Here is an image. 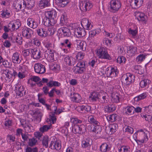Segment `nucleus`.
I'll return each instance as SVG.
<instances>
[{"label":"nucleus","mask_w":152,"mask_h":152,"mask_svg":"<svg viewBox=\"0 0 152 152\" xmlns=\"http://www.w3.org/2000/svg\"><path fill=\"white\" fill-rule=\"evenodd\" d=\"M45 17L43 19L44 24L47 26L54 25L57 21V13L55 10L45 12Z\"/></svg>","instance_id":"obj_1"},{"label":"nucleus","mask_w":152,"mask_h":152,"mask_svg":"<svg viewBox=\"0 0 152 152\" xmlns=\"http://www.w3.org/2000/svg\"><path fill=\"white\" fill-rule=\"evenodd\" d=\"M138 141L141 143L146 142L148 140L150 133L147 130L140 129L137 131Z\"/></svg>","instance_id":"obj_2"},{"label":"nucleus","mask_w":152,"mask_h":152,"mask_svg":"<svg viewBox=\"0 0 152 152\" xmlns=\"http://www.w3.org/2000/svg\"><path fill=\"white\" fill-rule=\"evenodd\" d=\"M135 76L130 73L124 74L121 77V80L126 85L131 84L134 82Z\"/></svg>","instance_id":"obj_3"},{"label":"nucleus","mask_w":152,"mask_h":152,"mask_svg":"<svg viewBox=\"0 0 152 152\" xmlns=\"http://www.w3.org/2000/svg\"><path fill=\"white\" fill-rule=\"evenodd\" d=\"M79 7L82 11L86 12L89 10L92 7L93 5L91 1L88 0H84L80 3Z\"/></svg>","instance_id":"obj_4"},{"label":"nucleus","mask_w":152,"mask_h":152,"mask_svg":"<svg viewBox=\"0 0 152 152\" xmlns=\"http://www.w3.org/2000/svg\"><path fill=\"white\" fill-rule=\"evenodd\" d=\"M96 54L100 58L109 59L110 58L106 49L102 47H100L97 50Z\"/></svg>","instance_id":"obj_5"},{"label":"nucleus","mask_w":152,"mask_h":152,"mask_svg":"<svg viewBox=\"0 0 152 152\" xmlns=\"http://www.w3.org/2000/svg\"><path fill=\"white\" fill-rule=\"evenodd\" d=\"M110 10L113 12L118 11L121 7V3L118 0H112L110 2Z\"/></svg>","instance_id":"obj_6"},{"label":"nucleus","mask_w":152,"mask_h":152,"mask_svg":"<svg viewBox=\"0 0 152 152\" xmlns=\"http://www.w3.org/2000/svg\"><path fill=\"white\" fill-rule=\"evenodd\" d=\"M107 77L111 78L116 76L118 72L116 67H109L106 69L105 71Z\"/></svg>","instance_id":"obj_7"},{"label":"nucleus","mask_w":152,"mask_h":152,"mask_svg":"<svg viewBox=\"0 0 152 152\" xmlns=\"http://www.w3.org/2000/svg\"><path fill=\"white\" fill-rule=\"evenodd\" d=\"M26 6V4L23 0H17L14 2V7L18 11L20 10L21 9L24 10Z\"/></svg>","instance_id":"obj_8"},{"label":"nucleus","mask_w":152,"mask_h":152,"mask_svg":"<svg viewBox=\"0 0 152 152\" xmlns=\"http://www.w3.org/2000/svg\"><path fill=\"white\" fill-rule=\"evenodd\" d=\"M44 53L42 49H32L31 52L32 56L34 59H37L42 58Z\"/></svg>","instance_id":"obj_9"},{"label":"nucleus","mask_w":152,"mask_h":152,"mask_svg":"<svg viewBox=\"0 0 152 152\" xmlns=\"http://www.w3.org/2000/svg\"><path fill=\"white\" fill-rule=\"evenodd\" d=\"M38 34L40 36L42 37H45L48 35H52L54 34V31H52V30L50 28L48 29V31H47L45 30L40 28L37 31Z\"/></svg>","instance_id":"obj_10"},{"label":"nucleus","mask_w":152,"mask_h":152,"mask_svg":"<svg viewBox=\"0 0 152 152\" xmlns=\"http://www.w3.org/2000/svg\"><path fill=\"white\" fill-rule=\"evenodd\" d=\"M23 36L27 39L30 38L33 34V31L30 28L24 27L22 29Z\"/></svg>","instance_id":"obj_11"},{"label":"nucleus","mask_w":152,"mask_h":152,"mask_svg":"<svg viewBox=\"0 0 152 152\" xmlns=\"http://www.w3.org/2000/svg\"><path fill=\"white\" fill-rule=\"evenodd\" d=\"M81 24L84 29L89 30L93 27L91 21L87 18H83L81 20Z\"/></svg>","instance_id":"obj_12"},{"label":"nucleus","mask_w":152,"mask_h":152,"mask_svg":"<svg viewBox=\"0 0 152 152\" xmlns=\"http://www.w3.org/2000/svg\"><path fill=\"white\" fill-rule=\"evenodd\" d=\"M118 128V125L116 124L109 125L106 127L105 131L108 134H111L116 131Z\"/></svg>","instance_id":"obj_13"},{"label":"nucleus","mask_w":152,"mask_h":152,"mask_svg":"<svg viewBox=\"0 0 152 152\" xmlns=\"http://www.w3.org/2000/svg\"><path fill=\"white\" fill-rule=\"evenodd\" d=\"M34 69L36 73L39 74H43L45 73L46 71L45 66L39 63H36L35 64Z\"/></svg>","instance_id":"obj_14"},{"label":"nucleus","mask_w":152,"mask_h":152,"mask_svg":"<svg viewBox=\"0 0 152 152\" xmlns=\"http://www.w3.org/2000/svg\"><path fill=\"white\" fill-rule=\"evenodd\" d=\"M85 130V127L84 125H75L73 127L72 131L75 134L83 133Z\"/></svg>","instance_id":"obj_15"},{"label":"nucleus","mask_w":152,"mask_h":152,"mask_svg":"<svg viewBox=\"0 0 152 152\" xmlns=\"http://www.w3.org/2000/svg\"><path fill=\"white\" fill-rule=\"evenodd\" d=\"M74 34L78 38H80L86 35V32L84 28L77 27L75 29Z\"/></svg>","instance_id":"obj_16"},{"label":"nucleus","mask_w":152,"mask_h":152,"mask_svg":"<svg viewBox=\"0 0 152 152\" xmlns=\"http://www.w3.org/2000/svg\"><path fill=\"white\" fill-rule=\"evenodd\" d=\"M99 101L102 103H106L108 102L107 94L104 92L99 93Z\"/></svg>","instance_id":"obj_17"},{"label":"nucleus","mask_w":152,"mask_h":152,"mask_svg":"<svg viewBox=\"0 0 152 152\" xmlns=\"http://www.w3.org/2000/svg\"><path fill=\"white\" fill-rule=\"evenodd\" d=\"M61 145L59 141H52L50 144L49 148L52 149L59 150L61 148Z\"/></svg>","instance_id":"obj_18"},{"label":"nucleus","mask_w":152,"mask_h":152,"mask_svg":"<svg viewBox=\"0 0 152 152\" xmlns=\"http://www.w3.org/2000/svg\"><path fill=\"white\" fill-rule=\"evenodd\" d=\"M135 14L136 18L139 21L145 22H146L147 17L144 13L139 12H136Z\"/></svg>","instance_id":"obj_19"},{"label":"nucleus","mask_w":152,"mask_h":152,"mask_svg":"<svg viewBox=\"0 0 152 152\" xmlns=\"http://www.w3.org/2000/svg\"><path fill=\"white\" fill-rule=\"evenodd\" d=\"M70 98L73 102H80L81 101V97L80 95L77 93L71 94Z\"/></svg>","instance_id":"obj_20"},{"label":"nucleus","mask_w":152,"mask_h":152,"mask_svg":"<svg viewBox=\"0 0 152 152\" xmlns=\"http://www.w3.org/2000/svg\"><path fill=\"white\" fill-rule=\"evenodd\" d=\"M27 25L30 28L34 29L37 27V23L33 18H28L27 19Z\"/></svg>","instance_id":"obj_21"},{"label":"nucleus","mask_w":152,"mask_h":152,"mask_svg":"<svg viewBox=\"0 0 152 152\" xmlns=\"http://www.w3.org/2000/svg\"><path fill=\"white\" fill-rule=\"evenodd\" d=\"M58 32L62 33L64 36L69 37L71 34L70 30L66 27H62L58 29Z\"/></svg>","instance_id":"obj_22"},{"label":"nucleus","mask_w":152,"mask_h":152,"mask_svg":"<svg viewBox=\"0 0 152 152\" xmlns=\"http://www.w3.org/2000/svg\"><path fill=\"white\" fill-rule=\"evenodd\" d=\"M127 53L130 56H134L137 53V48L133 46L129 47L128 48Z\"/></svg>","instance_id":"obj_23"},{"label":"nucleus","mask_w":152,"mask_h":152,"mask_svg":"<svg viewBox=\"0 0 152 152\" xmlns=\"http://www.w3.org/2000/svg\"><path fill=\"white\" fill-rule=\"evenodd\" d=\"M15 91L17 95L20 97L22 96L23 95V86L20 85H16Z\"/></svg>","instance_id":"obj_24"},{"label":"nucleus","mask_w":152,"mask_h":152,"mask_svg":"<svg viewBox=\"0 0 152 152\" xmlns=\"http://www.w3.org/2000/svg\"><path fill=\"white\" fill-rule=\"evenodd\" d=\"M76 44L78 48L83 51H85L86 50V43L83 41H81L80 40H76Z\"/></svg>","instance_id":"obj_25"},{"label":"nucleus","mask_w":152,"mask_h":152,"mask_svg":"<svg viewBox=\"0 0 152 152\" xmlns=\"http://www.w3.org/2000/svg\"><path fill=\"white\" fill-rule=\"evenodd\" d=\"M20 54L17 52L13 54L12 60L13 62L15 63L19 64L21 62V59L20 58Z\"/></svg>","instance_id":"obj_26"},{"label":"nucleus","mask_w":152,"mask_h":152,"mask_svg":"<svg viewBox=\"0 0 152 152\" xmlns=\"http://www.w3.org/2000/svg\"><path fill=\"white\" fill-rule=\"evenodd\" d=\"M64 60L66 64L69 66L74 65L75 62V59L71 56H67Z\"/></svg>","instance_id":"obj_27"},{"label":"nucleus","mask_w":152,"mask_h":152,"mask_svg":"<svg viewBox=\"0 0 152 152\" xmlns=\"http://www.w3.org/2000/svg\"><path fill=\"white\" fill-rule=\"evenodd\" d=\"M92 144V141L90 139H86L82 142V146L83 148L89 147Z\"/></svg>","instance_id":"obj_28"},{"label":"nucleus","mask_w":152,"mask_h":152,"mask_svg":"<svg viewBox=\"0 0 152 152\" xmlns=\"http://www.w3.org/2000/svg\"><path fill=\"white\" fill-rule=\"evenodd\" d=\"M109 144L104 142L102 144L100 147V150L102 152H106L110 150Z\"/></svg>","instance_id":"obj_29"},{"label":"nucleus","mask_w":152,"mask_h":152,"mask_svg":"<svg viewBox=\"0 0 152 152\" xmlns=\"http://www.w3.org/2000/svg\"><path fill=\"white\" fill-rule=\"evenodd\" d=\"M32 115L36 119H40L42 115V114L40 110L38 109H36L35 110L33 111Z\"/></svg>","instance_id":"obj_30"},{"label":"nucleus","mask_w":152,"mask_h":152,"mask_svg":"<svg viewBox=\"0 0 152 152\" xmlns=\"http://www.w3.org/2000/svg\"><path fill=\"white\" fill-rule=\"evenodd\" d=\"M116 109V107L113 104H109L106 105L104 107V110L105 112L107 113H111L115 111Z\"/></svg>","instance_id":"obj_31"},{"label":"nucleus","mask_w":152,"mask_h":152,"mask_svg":"<svg viewBox=\"0 0 152 152\" xmlns=\"http://www.w3.org/2000/svg\"><path fill=\"white\" fill-rule=\"evenodd\" d=\"M20 26V23L18 21H15L13 23H10L8 24V26L9 27H11L12 30L18 29Z\"/></svg>","instance_id":"obj_32"},{"label":"nucleus","mask_w":152,"mask_h":152,"mask_svg":"<svg viewBox=\"0 0 152 152\" xmlns=\"http://www.w3.org/2000/svg\"><path fill=\"white\" fill-rule=\"evenodd\" d=\"M50 5L49 0H41L39 1V6L42 8H44Z\"/></svg>","instance_id":"obj_33"},{"label":"nucleus","mask_w":152,"mask_h":152,"mask_svg":"<svg viewBox=\"0 0 152 152\" xmlns=\"http://www.w3.org/2000/svg\"><path fill=\"white\" fill-rule=\"evenodd\" d=\"M151 82V81L149 80L145 79L140 81V85L142 88L148 87Z\"/></svg>","instance_id":"obj_34"},{"label":"nucleus","mask_w":152,"mask_h":152,"mask_svg":"<svg viewBox=\"0 0 152 152\" xmlns=\"http://www.w3.org/2000/svg\"><path fill=\"white\" fill-rule=\"evenodd\" d=\"M94 127L91 130V131L94 132L96 134H99L101 133L102 131V128L99 125V124L98 125H93Z\"/></svg>","instance_id":"obj_35"},{"label":"nucleus","mask_w":152,"mask_h":152,"mask_svg":"<svg viewBox=\"0 0 152 152\" xmlns=\"http://www.w3.org/2000/svg\"><path fill=\"white\" fill-rule=\"evenodd\" d=\"M111 100L113 103H118L119 101V94L117 93L113 94L111 96Z\"/></svg>","instance_id":"obj_36"},{"label":"nucleus","mask_w":152,"mask_h":152,"mask_svg":"<svg viewBox=\"0 0 152 152\" xmlns=\"http://www.w3.org/2000/svg\"><path fill=\"white\" fill-rule=\"evenodd\" d=\"M22 126L24 128L25 130L28 132H30L31 131V125L28 121H25V123L21 124Z\"/></svg>","instance_id":"obj_37"},{"label":"nucleus","mask_w":152,"mask_h":152,"mask_svg":"<svg viewBox=\"0 0 152 152\" xmlns=\"http://www.w3.org/2000/svg\"><path fill=\"white\" fill-rule=\"evenodd\" d=\"M49 140L48 137L47 136H45L43 137L42 140V144L43 146L46 148H47L48 146Z\"/></svg>","instance_id":"obj_38"},{"label":"nucleus","mask_w":152,"mask_h":152,"mask_svg":"<svg viewBox=\"0 0 152 152\" xmlns=\"http://www.w3.org/2000/svg\"><path fill=\"white\" fill-rule=\"evenodd\" d=\"M148 96V93L146 92H144L138 96L135 97L134 100L135 101H138L141 100L145 98Z\"/></svg>","instance_id":"obj_39"},{"label":"nucleus","mask_w":152,"mask_h":152,"mask_svg":"<svg viewBox=\"0 0 152 152\" xmlns=\"http://www.w3.org/2000/svg\"><path fill=\"white\" fill-rule=\"evenodd\" d=\"M99 96V93L96 92H94L92 93L89 98L93 101H95L97 99L98 100Z\"/></svg>","instance_id":"obj_40"},{"label":"nucleus","mask_w":152,"mask_h":152,"mask_svg":"<svg viewBox=\"0 0 152 152\" xmlns=\"http://www.w3.org/2000/svg\"><path fill=\"white\" fill-rule=\"evenodd\" d=\"M85 70V68L78 67L77 66L74 67V71L76 73L81 74L83 73Z\"/></svg>","instance_id":"obj_41"},{"label":"nucleus","mask_w":152,"mask_h":152,"mask_svg":"<svg viewBox=\"0 0 152 152\" xmlns=\"http://www.w3.org/2000/svg\"><path fill=\"white\" fill-rule=\"evenodd\" d=\"M51 128V125H45L39 128V131L41 132L44 133L48 131Z\"/></svg>","instance_id":"obj_42"},{"label":"nucleus","mask_w":152,"mask_h":152,"mask_svg":"<svg viewBox=\"0 0 152 152\" xmlns=\"http://www.w3.org/2000/svg\"><path fill=\"white\" fill-rule=\"evenodd\" d=\"M117 115L115 114H113L107 116V119L111 122H114L117 120Z\"/></svg>","instance_id":"obj_43"},{"label":"nucleus","mask_w":152,"mask_h":152,"mask_svg":"<svg viewBox=\"0 0 152 152\" xmlns=\"http://www.w3.org/2000/svg\"><path fill=\"white\" fill-rule=\"evenodd\" d=\"M143 0H132V3L134 4L136 7H140L142 4Z\"/></svg>","instance_id":"obj_44"},{"label":"nucleus","mask_w":152,"mask_h":152,"mask_svg":"<svg viewBox=\"0 0 152 152\" xmlns=\"http://www.w3.org/2000/svg\"><path fill=\"white\" fill-rule=\"evenodd\" d=\"M37 142V140L34 138L30 139L28 142V145L30 147L36 145Z\"/></svg>","instance_id":"obj_45"},{"label":"nucleus","mask_w":152,"mask_h":152,"mask_svg":"<svg viewBox=\"0 0 152 152\" xmlns=\"http://www.w3.org/2000/svg\"><path fill=\"white\" fill-rule=\"evenodd\" d=\"M146 56L147 55L144 54H140L137 57L136 61L138 62H141L145 60Z\"/></svg>","instance_id":"obj_46"},{"label":"nucleus","mask_w":152,"mask_h":152,"mask_svg":"<svg viewBox=\"0 0 152 152\" xmlns=\"http://www.w3.org/2000/svg\"><path fill=\"white\" fill-rule=\"evenodd\" d=\"M1 15L3 18H8L10 15V11L7 10L2 11L1 12Z\"/></svg>","instance_id":"obj_47"},{"label":"nucleus","mask_w":152,"mask_h":152,"mask_svg":"<svg viewBox=\"0 0 152 152\" xmlns=\"http://www.w3.org/2000/svg\"><path fill=\"white\" fill-rule=\"evenodd\" d=\"M55 113L54 112L51 113L49 114V120L50 121L54 124L56 121V118L55 116Z\"/></svg>","instance_id":"obj_48"},{"label":"nucleus","mask_w":152,"mask_h":152,"mask_svg":"<svg viewBox=\"0 0 152 152\" xmlns=\"http://www.w3.org/2000/svg\"><path fill=\"white\" fill-rule=\"evenodd\" d=\"M88 120L91 123L93 124L94 125L100 124L96 120L93 116H90L88 118Z\"/></svg>","instance_id":"obj_49"},{"label":"nucleus","mask_w":152,"mask_h":152,"mask_svg":"<svg viewBox=\"0 0 152 152\" xmlns=\"http://www.w3.org/2000/svg\"><path fill=\"white\" fill-rule=\"evenodd\" d=\"M126 112L129 114L131 115L133 114L134 112V107L133 106H129L126 107Z\"/></svg>","instance_id":"obj_50"},{"label":"nucleus","mask_w":152,"mask_h":152,"mask_svg":"<svg viewBox=\"0 0 152 152\" xmlns=\"http://www.w3.org/2000/svg\"><path fill=\"white\" fill-rule=\"evenodd\" d=\"M129 147L125 146H122L118 148L119 152H128Z\"/></svg>","instance_id":"obj_51"},{"label":"nucleus","mask_w":152,"mask_h":152,"mask_svg":"<svg viewBox=\"0 0 152 152\" xmlns=\"http://www.w3.org/2000/svg\"><path fill=\"white\" fill-rule=\"evenodd\" d=\"M128 32L130 35H132V37H134L137 34V31L136 29L133 30L129 28L128 29Z\"/></svg>","instance_id":"obj_52"},{"label":"nucleus","mask_w":152,"mask_h":152,"mask_svg":"<svg viewBox=\"0 0 152 152\" xmlns=\"http://www.w3.org/2000/svg\"><path fill=\"white\" fill-rule=\"evenodd\" d=\"M27 67L26 66H19L18 68L19 72L25 74L27 71Z\"/></svg>","instance_id":"obj_53"},{"label":"nucleus","mask_w":152,"mask_h":152,"mask_svg":"<svg viewBox=\"0 0 152 152\" xmlns=\"http://www.w3.org/2000/svg\"><path fill=\"white\" fill-rule=\"evenodd\" d=\"M80 107L81 110L84 112H89L91 110V107L87 105H82Z\"/></svg>","instance_id":"obj_54"},{"label":"nucleus","mask_w":152,"mask_h":152,"mask_svg":"<svg viewBox=\"0 0 152 152\" xmlns=\"http://www.w3.org/2000/svg\"><path fill=\"white\" fill-rule=\"evenodd\" d=\"M65 47L69 49H72L73 48V45L71 41L68 39L65 40Z\"/></svg>","instance_id":"obj_55"},{"label":"nucleus","mask_w":152,"mask_h":152,"mask_svg":"<svg viewBox=\"0 0 152 152\" xmlns=\"http://www.w3.org/2000/svg\"><path fill=\"white\" fill-rule=\"evenodd\" d=\"M5 80L6 82H9L12 80V75L9 72H7V74H5Z\"/></svg>","instance_id":"obj_56"},{"label":"nucleus","mask_w":152,"mask_h":152,"mask_svg":"<svg viewBox=\"0 0 152 152\" xmlns=\"http://www.w3.org/2000/svg\"><path fill=\"white\" fill-rule=\"evenodd\" d=\"M38 149L37 147L32 148L28 147L25 149V152H38Z\"/></svg>","instance_id":"obj_57"},{"label":"nucleus","mask_w":152,"mask_h":152,"mask_svg":"<svg viewBox=\"0 0 152 152\" xmlns=\"http://www.w3.org/2000/svg\"><path fill=\"white\" fill-rule=\"evenodd\" d=\"M51 69L56 72H57L60 69V66L59 65L54 64L51 67Z\"/></svg>","instance_id":"obj_58"},{"label":"nucleus","mask_w":152,"mask_h":152,"mask_svg":"<svg viewBox=\"0 0 152 152\" xmlns=\"http://www.w3.org/2000/svg\"><path fill=\"white\" fill-rule=\"evenodd\" d=\"M117 62L119 64L125 63L126 61L125 57L123 56L118 57L117 58Z\"/></svg>","instance_id":"obj_59"},{"label":"nucleus","mask_w":152,"mask_h":152,"mask_svg":"<svg viewBox=\"0 0 152 152\" xmlns=\"http://www.w3.org/2000/svg\"><path fill=\"white\" fill-rule=\"evenodd\" d=\"M32 49H27L23 50V56L25 57L29 55L30 53H31Z\"/></svg>","instance_id":"obj_60"},{"label":"nucleus","mask_w":152,"mask_h":152,"mask_svg":"<svg viewBox=\"0 0 152 152\" xmlns=\"http://www.w3.org/2000/svg\"><path fill=\"white\" fill-rule=\"evenodd\" d=\"M99 33V31L96 30L91 31L89 32V36L90 37H93Z\"/></svg>","instance_id":"obj_61"},{"label":"nucleus","mask_w":152,"mask_h":152,"mask_svg":"<svg viewBox=\"0 0 152 152\" xmlns=\"http://www.w3.org/2000/svg\"><path fill=\"white\" fill-rule=\"evenodd\" d=\"M52 108L54 109V112L56 114H59L63 112V110L62 109H59L57 111V107L56 106H53L52 107Z\"/></svg>","instance_id":"obj_62"},{"label":"nucleus","mask_w":152,"mask_h":152,"mask_svg":"<svg viewBox=\"0 0 152 152\" xmlns=\"http://www.w3.org/2000/svg\"><path fill=\"white\" fill-rule=\"evenodd\" d=\"M58 3L62 7H65L68 3L67 0H58Z\"/></svg>","instance_id":"obj_63"},{"label":"nucleus","mask_w":152,"mask_h":152,"mask_svg":"<svg viewBox=\"0 0 152 152\" xmlns=\"http://www.w3.org/2000/svg\"><path fill=\"white\" fill-rule=\"evenodd\" d=\"M84 56V53L81 52H79L77 53L76 55V58L78 60H81L83 58Z\"/></svg>","instance_id":"obj_64"}]
</instances>
